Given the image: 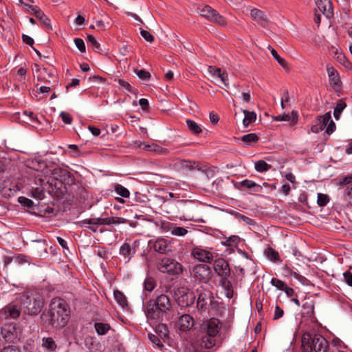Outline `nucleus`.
Listing matches in <instances>:
<instances>
[{
	"label": "nucleus",
	"instance_id": "1",
	"mask_svg": "<svg viewBox=\"0 0 352 352\" xmlns=\"http://www.w3.org/2000/svg\"><path fill=\"white\" fill-rule=\"evenodd\" d=\"M69 316V307L65 300L62 298H53L49 309L43 312L41 319L44 323L52 327L62 328L67 324Z\"/></svg>",
	"mask_w": 352,
	"mask_h": 352
},
{
	"label": "nucleus",
	"instance_id": "2",
	"mask_svg": "<svg viewBox=\"0 0 352 352\" xmlns=\"http://www.w3.org/2000/svg\"><path fill=\"white\" fill-rule=\"evenodd\" d=\"M173 304L168 295L160 294L155 299L147 302L145 308V314L149 321L160 322L163 316L172 310Z\"/></svg>",
	"mask_w": 352,
	"mask_h": 352
},
{
	"label": "nucleus",
	"instance_id": "3",
	"mask_svg": "<svg viewBox=\"0 0 352 352\" xmlns=\"http://www.w3.org/2000/svg\"><path fill=\"white\" fill-rule=\"evenodd\" d=\"M20 303L25 314L36 316L43 309L44 299L38 291L28 290L21 294Z\"/></svg>",
	"mask_w": 352,
	"mask_h": 352
},
{
	"label": "nucleus",
	"instance_id": "4",
	"mask_svg": "<svg viewBox=\"0 0 352 352\" xmlns=\"http://www.w3.org/2000/svg\"><path fill=\"white\" fill-rule=\"evenodd\" d=\"M204 336L201 345L206 349H210L217 344V338L221 329V323L219 319L212 318L202 324Z\"/></svg>",
	"mask_w": 352,
	"mask_h": 352
},
{
	"label": "nucleus",
	"instance_id": "5",
	"mask_svg": "<svg viewBox=\"0 0 352 352\" xmlns=\"http://www.w3.org/2000/svg\"><path fill=\"white\" fill-rule=\"evenodd\" d=\"M157 269L162 273L178 276L183 272L182 265L175 259L168 257L160 258L157 262Z\"/></svg>",
	"mask_w": 352,
	"mask_h": 352
},
{
	"label": "nucleus",
	"instance_id": "6",
	"mask_svg": "<svg viewBox=\"0 0 352 352\" xmlns=\"http://www.w3.org/2000/svg\"><path fill=\"white\" fill-rule=\"evenodd\" d=\"M195 293L197 296V308L202 311H209L214 299L212 293L203 286L197 288Z\"/></svg>",
	"mask_w": 352,
	"mask_h": 352
},
{
	"label": "nucleus",
	"instance_id": "7",
	"mask_svg": "<svg viewBox=\"0 0 352 352\" xmlns=\"http://www.w3.org/2000/svg\"><path fill=\"white\" fill-rule=\"evenodd\" d=\"M197 12L201 16L220 26H226L227 24L226 18L208 5L198 8Z\"/></svg>",
	"mask_w": 352,
	"mask_h": 352
},
{
	"label": "nucleus",
	"instance_id": "8",
	"mask_svg": "<svg viewBox=\"0 0 352 352\" xmlns=\"http://www.w3.org/2000/svg\"><path fill=\"white\" fill-rule=\"evenodd\" d=\"M1 335L6 342L16 343L20 340L21 329L15 323H5L1 328Z\"/></svg>",
	"mask_w": 352,
	"mask_h": 352
},
{
	"label": "nucleus",
	"instance_id": "9",
	"mask_svg": "<svg viewBox=\"0 0 352 352\" xmlns=\"http://www.w3.org/2000/svg\"><path fill=\"white\" fill-rule=\"evenodd\" d=\"M326 128V133L331 134L336 129V124L331 120V115L330 112L326 113L322 116H320L317 119V123L313 125L311 131L313 133H318Z\"/></svg>",
	"mask_w": 352,
	"mask_h": 352
},
{
	"label": "nucleus",
	"instance_id": "10",
	"mask_svg": "<svg viewBox=\"0 0 352 352\" xmlns=\"http://www.w3.org/2000/svg\"><path fill=\"white\" fill-rule=\"evenodd\" d=\"M193 276L199 281L208 283L212 278V272L210 266L206 264H199L194 267Z\"/></svg>",
	"mask_w": 352,
	"mask_h": 352
},
{
	"label": "nucleus",
	"instance_id": "11",
	"mask_svg": "<svg viewBox=\"0 0 352 352\" xmlns=\"http://www.w3.org/2000/svg\"><path fill=\"white\" fill-rule=\"evenodd\" d=\"M213 267L214 272L221 278L228 277L230 275L229 264L222 258H219L214 261Z\"/></svg>",
	"mask_w": 352,
	"mask_h": 352
},
{
	"label": "nucleus",
	"instance_id": "12",
	"mask_svg": "<svg viewBox=\"0 0 352 352\" xmlns=\"http://www.w3.org/2000/svg\"><path fill=\"white\" fill-rule=\"evenodd\" d=\"M327 72L329 79V85L336 91L340 90L342 82L340 80L338 71L332 66H327Z\"/></svg>",
	"mask_w": 352,
	"mask_h": 352
},
{
	"label": "nucleus",
	"instance_id": "13",
	"mask_svg": "<svg viewBox=\"0 0 352 352\" xmlns=\"http://www.w3.org/2000/svg\"><path fill=\"white\" fill-rule=\"evenodd\" d=\"M311 349L316 352H327L329 349V342L320 335H314L311 340Z\"/></svg>",
	"mask_w": 352,
	"mask_h": 352
},
{
	"label": "nucleus",
	"instance_id": "14",
	"mask_svg": "<svg viewBox=\"0 0 352 352\" xmlns=\"http://www.w3.org/2000/svg\"><path fill=\"white\" fill-rule=\"evenodd\" d=\"M192 255L193 257L200 261L210 263L213 258L212 254L201 247H195L192 250Z\"/></svg>",
	"mask_w": 352,
	"mask_h": 352
},
{
	"label": "nucleus",
	"instance_id": "15",
	"mask_svg": "<svg viewBox=\"0 0 352 352\" xmlns=\"http://www.w3.org/2000/svg\"><path fill=\"white\" fill-rule=\"evenodd\" d=\"M317 8L327 17L333 15L332 3L330 0H316Z\"/></svg>",
	"mask_w": 352,
	"mask_h": 352
},
{
	"label": "nucleus",
	"instance_id": "16",
	"mask_svg": "<svg viewBox=\"0 0 352 352\" xmlns=\"http://www.w3.org/2000/svg\"><path fill=\"white\" fill-rule=\"evenodd\" d=\"M36 184L40 187L33 188L31 190V196L37 199H43L45 197V190L50 191V189L45 186V179L38 178L36 180Z\"/></svg>",
	"mask_w": 352,
	"mask_h": 352
},
{
	"label": "nucleus",
	"instance_id": "17",
	"mask_svg": "<svg viewBox=\"0 0 352 352\" xmlns=\"http://www.w3.org/2000/svg\"><path fill=\"white\" fill-rule=\"evenodd\" d=\"M250 17L261 26L265 28L268 25V19L264 12L258 9H250Z\"/></svg>",
	"mask_w": 352,
	"mask_h": 352
},
{
	"label": "nucleus",
	"instance_id": "18",
	"mask_svg": "<svg viewBox=\"0 0 352 352\" xmlns=\"http://www.w3.org/2000/svg\"><path fill=\"white\" fill-rule=\"evenodd\" d=\"M85 224L92 226V227H90V229H91L92 231L96 232V228L94 226H98L99 225H110V217L86 219L80 222L81 226H84Z\"/></svg>",
	"mask_w": 352,
	"mask_h": 352
},
{
	"label": "nucleus",
	"instance_id": "19",
	"mask_svg": "<svg viewBox=\"0 0 352 352\" xmlns=\"http://www.w3.org/2000/svg\"><path fill=\"white\" fill-rule=\"evenodd\" d=\"M154 250L160 254H166L171 251L169 242L163 238L157 239L153 243Z\"/></svg>",
	"mask_w": 352,
	"mask_h": 352
},
{
	"label": "nucleus",
	"instance_id": "20",
	"mask_svg": "<svg viewBox=\"0 0 352 352\" xmlns=\"http://www.w3.org/2000/svg\"><path fill=\"white\" fill-rule=\"evenodd\" d=\"M178 326L181 331L190 330L194 326V320L190 315L184 314L179 318Z\"/></svg>",
	"mask_w": 352,
	"mask_h": 352
},
{
	"label": "nucleus",
	"instance_id": "21",
	"mask_svg": "<svg viewBox=\"0 0 352 352\" xmlns=\"http://www.w3.org/2000/svg\"><path fill=\"white\" fill-rule=\"evenodd\" d=\"M219 285L223 289L226 296L229 299L232 298L234 295V289L232 284L231 281L228 279V277L221 278L219 280Z\"/></svg>",
	"mask_w": 352,
	"mask_h": 352
},
{
	"label": "nucleus",
	"instance_id": "22",
	"mask_svg": "<svg viewBox=\"0 0 352 352\" xmlns=\"http://www.w3.org/2000/svg\"><path fill=\"white\" fill-rule=\"evenodd\" d=\"M45 186L50 189V190H61L62 186H63V180L60 178L58 179H54L53 178H47L45 179Z\"/></svg>",
	"mask_w": 352,
	"mask_h": 352
},
{
	"label": "nucleus",
	"instance_id": "23",
	"mask_svg": "<svg viewBox=\"0 0 352 352\" xmlns=\"http://www.w3.org/2000/svg\"><path fill=\"white\" fill-rule=\"evenodd\" d=\"M155 331L164 342L168 340V330L166 324L159 323L156 326Z\"/></svg>",
	"mask_w": 352,
	"mask_h": 352
},
{
	"label": "nucleus",
	"instance_id": "24",
	"mask_svg": "<svg viewBox=\"0 0 352 352\" xmlns=\"http://www.w3.org/2000/svg\"><path fill=\"white\" fill-rule=\"evenodd\" d=\"M242 112L244 114L243 124L245 127L248 126L251 123L255 122L256 119V114L254 111H250L248 110L243 109Z\"/></svg>",
	"mask_w": 352,
	"mask_h": 352
},
{
	"label": "nucleus",
	"instance_id": "25",
	"mask_svg": "<svg viewBox=\"0 0 352 352\" xmlns=\"http://www.w3.org/2000/svg\"><path fill=\"white\" fill-rule=\"evenodd\" d=\"M275 120L276 121H291L292 124H295L298 122V114L293 111L291 116L289 114L278 115Z\"/></svg>",
	"mask_w": 352,
	"mask_h": 352
},
{
	"label": "nucleus",
	"instance_id": "26",
	"mask_svg": "<svg viewBox=\"0 0 352 352\" xmlns=\"http://www.w3.org/2000/svg\"><path fill=\"white\" fill-rule=\"evenodd\" d=\"M42 346L50 352H54L57 348L55 341L51 337L43 338L42 339Z\"/></svg>",
	"mask_w": 352,
	"mask_h": 352
},
{
	"label": "nucleus",
	"instance_id": "27",
	"mask_svg": "<svg viewBox=\"0 0 352 352\" xmlns=\"http://www.w3.org/2000/svg\"><path fill=\"white\" fill-rule=\"evenodd\" d=\"M5 313L13 319L17 318L21 314L19 309L14 305H8L5 307Z\"/></svg>",
	"mask_w": 352,
	"mask_h": 352
},
{
	"label": "nucleus",
	"instance_id": "28",
	"mask_svg": "<svg viewBox=\"0 0 352 352\" xmlns=\"http://www.w3.org/2000/svg\"><path fill=\"white\" fill-rule=\"evenodd\" d=\"M265 255L271 261H273V262L280 261L278 252L276 250H275L274 248H272L270 246L267 247L265 250Z\"/></svg>",
	"mask_w": 352,
	"mask_h": 352
},
{
	"label": "nucleus",
	"instance_id": "29",
	"mask_svg": "<svg viewBox=\"0 0 352 352\" xmlns=\"http://www.w3.org/2000/svg\"><path fill=\"white\" fill-rule=\"evenodd\" d=\"M69 173L67 170L62 169L60 168H55L52 171V175L48 178H53L54 179H58L61 178L63 180Z\"/></svg>",
	"mask_w": 352,
	"mask_h": 352
},
{
	"label": "nucleus",
	"instance_id": "30",
	"mask_svg": "<svg viewBox=\"0 0 352 352\" xmlns=\"http://www.w3.org/2000/svg\"><path fill=\"white\" fill-rule=\"evenodd\" d=\"M35 16L38 18L43 25L49 30H52L50 20L47 17L42 10H35Z\"/></svg>",
	"mask_w": 352,
	"mask_h": 352
},
{
	"label": "nucleus",
	"instance_id": "31",
	"mask_svg": "<svg viewBox=\"0 0 352 352\" xmlns=\"http://www.w3.org/2000/svg\"><path fill=\"white\" fill-rule=\"evenodd\" d=\"M94 327L97 333L101 336L107 334L111 329L109 324L103 322H96Z\"/></svg>",
	"mask_w": 352,
	"mask_h": 352
},
{
	"label": "nucleus",
	"instance_id": "32",
	"mask_svg": "<svg viewBox=\"0 0 352 352\" xmlns=\"http://www.w3.org/2000/svg\"><path fill=\"white\" fill-rule=\"evenodd\" d=\"M259 138L256 133H248L241 138V140L246 145L250 146L252 143H256L258 141Z\"/></svg>",
	"mask_w": 352,
	"mask_h": 352
},
{
	"label": "nucleus",
	"instance_id": "33",
	"mask_svg": "<svg viewBox=\"0 0 352 352\" xmlns=\"http://www.w3.org/2000/svg\"><path fill=\"white\" fill-rule=\"evenodd\" d=\"M186 124L189 131L194 135H199L202 132L201 126L193 120H187Z\"/></svg>",
	"mask_w": 352,
	"mask_h": 352
},
{
	"label": "nucleus",
	"instance_id": "34",
	"mask_svg": "<svg viewBox=\"0 0 352 352\" xmlns=\"http://www.w3.org/2000/svg\"><path fill=\"white\" fill-rule=\"evenodd\" d=\"M346 107V104L344 99H340L338 101L333 112V116L336 120H338L340 118L341 113Z\"/></svg>",
	"mask_w": 352,
	"mask_h": 352
},
{
	"label": "nucleus",
	"instance_id": "35",
	"mask_svg": "<svg viewBox=\"0 0 352 352\" xmlns=\"http://www.w3.org/2000/svg\"><path fill=\"white\" fill-rule=\"evenodd\" d=\"M113 296L116 300L120 306L122 307L128 306L126 298L122 292L116 290L113 292Z\"/></svg>",
	"mask_w": 352,
	"mask_h": 352
},
{
	"label": "nucleus",
	"instance_id": "36",
	"mask_svg": "<svg viewBox=\"0 0 352 352\" xmlns=\"http://www.w3.org/2000/svg\"><path fill=\"white\" fill-rule=\"evenodd\" d=\"M272 166L268 164L264 160H258L254 164V168L256 171L263 173L269 170L271 168Z\"/></svg>",
	"mask_w": 352,
	"mask_h": 352
},
{
	"label": "nucleus",
	"instance_id": "37",
	"mask_svg": "<svg viewBox=\"0 0 352 352\" xmlns=\"http://www.w3.org/2000/svg\"><path fill=\"white\" fill-rule=\"evenodd\" d=\"M114 190L118 195L124 198H128L130 196L129 190L121 184H116Z\"/></svg>",
	"mask_w": 352,
	"mask_h": 352
},
{
	"label": "nucleus",
	"instance_id": "38",
	"mask_svg": "<svg viewBox=\"0 0 352 352\" xmlns=\"http://www.w3.org/2000/svg\"><path fill=\"white\" fill-rule=\"evenodd\" d=\"M268 48L270 50L271 54L274 57V58L283 67L287 68V62L283 58H281L277 53V52L273 49L271 48V46L269 45Z\"/></svg>",
	"mask_w": 352,
	"mask_h": 352
},
{
	"label": "nucleus",
	"instance_id": "39",
	"mask_svg": "<svg viewBox=\"0 0 352 352\" xmlns=\"http://www.w3.org/2000/svg\"><path fill=\"white\" fill-rule=\"evenodd\" d=\"M148 337L150 341L157 348L161 350L164 348L163 342L161 340L162 339L159 336L153 333H148Z\"/></svg>",
	"mask_w": 352,
	"mask_h": 352
},
{
	"label": "nucleus",
	"instance_id": "40",
	"mask_svg": "<svg viewBox=\"0 0 352 352\" xmlns=\"http://www.w3.org/2000/svg\"><path fill=\"white\" fill-rule=\"evenodd\" d=\"M156 286V282L152 277H147L144 280V287L148 292H152Z\"/></svg>",
	"mask_w": 352,
	"mask_h": 352
},
{
	"label": "nucleus",
	"instance_id": "41",
	"mask_svg": "<svg viewBox=\"0 0 352 352\" xmlns=\"http://www.w3.org/2000/svg\"><path fill=\"white\" fill-rule=\"evenodd\" d=\"M240 242V238L238 236H231L228 238L225 241L223 242V244L229 247H236L239 243Z\"/></svg>",
	"mask_w": 352,
	"mask_h": 352
},
{
	"label": "nucleus",
	"instance_id": "42",
	"mask_svg": "<svg viewBox=\"0 0 352 352\" xmlns=\"http://www.w3.org/2000/svg\"><path fill=\"white\" fill-rule=\"evenodd\" d=\"M131 248L129 243H123L120 248V254L129 260L131 256Z\"/></svg>",
	"mask_w": 352,
	"mask_h": 352
},
{
	"label": "nucleus",
	"instance_id": "43",
	"mask_svg": "<svg viewBox=\"0 0 352 352\" xmlns=\"http://www.w3.org/2000/svg\"><path fill=\"white\" fill-rule=\"evenodd\" d=\"M338 184L340 185L342 188H344V190L346 188L347 186H351L352 184V174L346 175L343 178L340 179L339 180Z\"/></svg>",
	"mask_w": 352,
	"mask_h": 352
},
{
	"label": "nucleus",
	"instance_id": "44",
	"mask_svg": "<svg viewBox=\"0 0 352 352\" xmlns=\"http://www.w3.org/2000/svg\"><path fill=\"white\" fill-rule=\"evenodd\" d=\"M19 2L23 5L25 12H30L32 14L35 16V10H41L37 6H32L28 3H25L23 0H19Z\"/></svg>",
	"mask_w": 352,
	"mask_h": 352
},
{
	"label": "nucleus",
	"instance_id": "45",
	"mask_svg": "<svg viewBox=\"0 0 352 352\" xmlns=\"http://www.w3.org/2000/svg\"><path fill=\"white\" fill-rule=\"evenodd\" d=\"M270 283L274 287L282 291H283L287 286L284 281L276 278H272Z\"/></svg>",
	"mask_w": 352,
	"mask_h": 352
},
{
	"label": "nucleus",
	"instance_id": "46",
	"mask_svg": "<svg viewBox=\"0 0 352 352\" xmlns=\"http://www.w3.org/2000/svg\"><path fill=\"white\" fill-rule=\"evenodd\" d=\"M87 42L92 46L94 50L96 52H99L100 50V45L94 36L88 35Z\"/></svg>",
	"mask_w": 352,
	"mask_h": 352
},
{
	"label": "nucleus",
	"instance_id": "47",
	"mask_svg": "<svg viewBox=\"0 0 352 352\" xmlns=\"http://www.w3.org/2000/svg\"><path fill=\"white\" fill-rule=\"evenodd\" d=\"M239 188L240 189H241V188L251 189L252 188L257 186V184L254 182L249 180V179L243 180L242 182H241L239 183Z\"/></svg>",
	"mask_w": 352,
	"mask_h": 352
},
{
	"label": "nucleus",
	"instance_id": "48",
	"mask_svg": "<svg viewBox=\"0 0 352 352\" xmlns=\"http://www.w3.org/2000/svg\"><path fill=\"white\" fill-rule=\"evenodd\" d=\"M329 201V197L326 194L318 193V204L320 206H325Z\"/></svg>",
	"mask_w": 352,
	"mask_h": 352
},
{
	"label": "nucleus",
	"instance_id": "49",
	"mask_svg": "<svg viewBox=\"0 0 352 352\" xmlns=\"http://www.w3.org/2000/svg\"><path fill=\"white\" fill-rule=\"evenodd\" d=\"M170 232L173 235L182 236H184L188 231L183 227H175L171 230Z\"/></svg>",
	"mask_w": 352,
	"mask_h": 352
},
{
	"label": "nucleus",
	"instance_id": "50",
	"mask_svg": "<svg viewBox=\"0 0 352 352\" xmlns=\"http://www.w3.org/2000/svg\"><path fill=\"white\" fill-rule=\"evenodd\" d=\"M18 201L21 205L24 206L25 207H27L28 208H32V207L34 206L33 201L27 197H19L18 198Z\"/></svg>",
	"mask_w": 352,
	"mask_h": 352
},
{
	"label": "nucleus",
	"instance_id": "51",
	"mask_svg": "<svg viewBox=\"0 0 352 352\" xmlns=\"http://www.w3.org/2000/svg\"><path fill=\"white\" fill-rule=\"evenodd\" d=\"M68 148L70 149L69 155L73 157H77L80 156V151L78 147L76 144L68 145Z\"/></svg>",
	"mask_w": 352,
	"mask_h": 352
},
{
	"label": "nucleus",
	"instance_id": "52",
	"mask_svg": "<svg viewBox=\"0 0 352 352\" xmlns=\"http://www.w3.org/2000/svg\"><path fill=\"white\" fill-rule=\"evenodd\" d=\"M141 36L148 42L152 43L154 41V36L147 30L140 29Z\"/></svg>",
	"mask_w": 352,
	"mask_h": 352
},
{
	"label": "nucleus",
	"instance_id": "53",
	"mask_svg": "<svg viewBox=\"0 0 352 352\" xmlns=\"http://www.w3.org/2000/svg\"><path fill=\"white\" fill-rule=\"evenodd\" d=\"M74 43L77 48L79 50L80 52H85L86 47L84 43V41L80 38H76L74 39Z\"/></svg>",
	"mask_w": 352,
	"mask_h": 352
},
{
	"label": "nucleus",
	"instance_id": "54",
	"mask_svg": "<svg viewBox=\"0 0 352 352\" xmlns=\"http://www.w3.org/2000/svg\"><path fill=\"white\" fill-rule=\"evenodd\" d=\"M138 76L144 80H148L151 78V74L148 72L144 69H140L136 72Z\"/></svg>",
	"mask_w": 352,
	"mask_h": 352
},
{
	"label": "nucleus",
	"instance_id": "55",
	"mask_svg": "<svg viewBox=\"0 0 352 352\" xmlns=\"http://www.w3.org/2000/svg\"><path fill=\"white\" fill-rule=\"evenodd\" d=\"M60 116L62 118V120L64 123L67 124H70L72 122V117L71 115L67 112H61Z\"/></svg>",
	"mask_w": 352,
	"mask_h": 352
},
{
	"label": "nucleus",
	"instance_id": "56",
	"mask_svg": "<svg viewBox=\"0 0 352 352\" xmlns=\"http://www.w3.org/2000/svg\"><path fill=\"white\" fill-rule=\"evenodd\" d=\"M335 58H336L337 60L340 64L343 65L345 67H347L349 63L347 58H346V56H344V54L342 52L339 54L338 56H336Z\"/></svg>",
	"mask_w": 352,
	"mask_h": 352
},
{
	"label": "nucleus",
	"instance_id": "57",
	"mask_svg": "<svg viewBox=\"0 0 352 352\" xmlns=\"http://www.w3.org/2000/svg\"><path fill=\"white\" fill-rule=\"evenodd\" d=\"M344 282L350 287H352V273L346 271L343 274Z\"/></svg>",
	"mask_w": 352,
	"mask_h": 352
},
{
	"label": "nucleus",
	"instance_id": "58",
	"mask_svg": "<svg viewBox=\"0 0 352 352\" xmlns=\"http://www.w3.org/2000/svg\"><path fill=\"white\" fill-rule=\"evenodd\" d=\"M118 84L121 87L124 88L127 91H129V92H131V93H134V91L133 90L131 85L128 82H126V81H125L124 80H122V79H118Z\"/></svg>",
	"mask_w": 352,
	"mask_h": 352
},
{
	"label": "nucleus",
	"instance_id": "59",
	"mask_svg": "<svg viewBox=\"0 0 352 352\" xmlns=\"http://www.w3.org/2000/svg\"><path fill=\"white\" fill-rule=\"evenodd\" d=\"M126 219L122 217H110V225L111 224H120L125 223Z\"/></svg>",
	"mask_w": 352,
	"mask_h": 352
},
{
	"label": "nucleus",
	"instance_id": "60",
	"mask_svg": "<svg viewBox=\"0 0 352 352\" xmlns=\"http://www.w3.org/2000/svg\"><path fill=\"white\" fill-rule=\"evenodd\" d=\"M195 165V162L189 160H182L181 161V166L182 168H186L188 170L192 169Z\"/></svg>",
	"mask_w": 352,
	"mask_h": 352
},
{
	"label": "nucleus",
	"instance_id": "61",
	"mask_svg": "<svg viewBox=\"0 0 352 352\" xmlns=\"http://www.w3.org/2000/svg\"><path fill=\"white\" fill-rule=\"evenodd\" d=\"M283 314H284L283 309H281L278 305H276L275 307L274 319L278 320V319L280 318L283 316Z\"/></svg>",
	"mask_w": 352,
	"mask_h": 352
},
{
	"label": "nucleus",
	"instance_id": "62",
	"mask_svg": "<svg viewBox=\"0 0 352 352\" xmlns=\"http://www.w3.org/2000/svg\"><path fill=\"white\" fill-rule=\"evenodd\" d=\"M218 78H219L221 79V80L223 82V83L224 84V85L226 87H228V73L226 72H220V75H218L217 76Z\"/></svg>",
	"mask_w": 352,
	"mask_h": 352
},
{
	"label": "nucleus",
	"instance_id": "63",
	"mask_svg": "<svg viewBox=\"0 0 352 352\" xmlns=\"http://www.w3.org/2000/svg\"><path fill=\"white\" fill-rule=\"evenodd\" d=\"M22 40L25 44L31 46L32 47H33L34 41V39L32 38H31L30 36H29L26 34H23Z\"/></svg>",
	"mask_w": 352,
	"mask_h": 352
},
{
	"label": "nucleus",
	"instance_id": "64",
	"mask_svg": "<svg viewBox=\"0 0 352 352\" xmlns=\"http://www.w3.org/2000/svg\"><path fill=\"white\" fill-rule=\"evenodd\" d=\"M0 352H19V350L14 346H8L3 348Z\"/></svg>",
	"mask_w": 352,
	"mask_h": 352
}]
</instances>
